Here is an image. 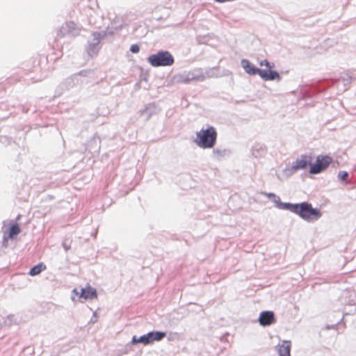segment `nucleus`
<instances>
[{
    "instance_id": "obj_1",
    "label": "nucleus",
    "mask_w": 356,
    "mask_h": 356,
    "mask_svg": "<svg viewBox=\"0 0 356 356\" xmlns=\"http://www.w3.org/2000/svg\"><path fill=\"white\" fill-rule=\"evenodd\" d=\"M218 133L216 128L208 125L207 128L202 127L196 132V138L193 142L202 149L213 148L216 144Z\"/></svg>"
},
{
    "instance_id": "obj_2",
    "label": "nucleus",
    "mask_w": 356,
    "mask_h": 356,
    "mask_svg": "<svg viewBox=\"0 0 356 356\" xmlns=\"http://www.w3.org/2000/svg\"><path fill=\"white\" fill-rule=\"evenodd\" d=\"M294 213L307 222H314L322 216L321 209L314 208L312 204L307 201L296 203Z\"/></svg>"
},
{
    "instance_id": "obj_3",
    "label": "nucleus",
    "mask_w": 356,
    "mask_h": 356,
    "mask_svg": "<svg viewBox=\"0 0 356 356\" xmlns=\"http://www.w3.org/2000/svg\"><path fill=\"white\" fill-rule=\"evenodd\" d=\"M147 61L154 67H170L175 63V58L169 51L161 49L150 54L147 58Z\"/></svg>"
},
{
    "instance_id": "obj_4",
    "label": "nucleus",
    "mask_w": 356,
    "mask_h": 356,
    "mask_svg": "<svg viewBox=\"0 0 356 356\" xmlns=\"http://www.w3.org/2000/svg\"><path fill=\"white\" fill-rule=\"evenodd\" d=\"M312 161H313L312 155L302 154L297 158L291 166H286L283 172L287 177H289L300 170H306L308 167L310 168Z\"/></svg>"
},
{
    "instance_id": "obj_5",
    "label": "nucleus",
    "mask_w": 356,
    "mask_h": 356,
    "mask_svg": "<svg viewBox=\"0 0 356 356\" xmlns=\"http://www.w3.org/2000/svg\"><path fill=\"white\" fill-rule=\"evenodd\" d=\"M332 158L329 155H318L315 161H312L309 169L310 175H318L325 171L332 163Z\"/></svg>"
},
{
    "instance_id": "obj_6",
    "label": "nucleus",
    "mask_w": 356,
    "mask_h": 356,
    "mask_svg": "<svg viewBox=\"0 0 356 356\" xmlns=\"http://www.w3.org/2000/svg\"><path fill=\"white\" fill-rule=\"evenodd\" d=\"M83 83V80L77 79V76L72 74V76L66 78L56 87L55 94L57 96H60L66 90H70L74 87Z\"/></svg>"
},
{
    "instance_id": "obj_7",
    "label": "nucleus",
    "mask_w": 356,
    "mask_h": 356,
    "mask_svg": "<svg viewBox=\"0 0 356 356\" xmlns=\"http://www.w3.org/2000/svg\"><path fill=\"white\" fill-rule=\"evenodd\" d=\"M205 77L202 73H196V71H191L177 74L174 76L173 79L177 83L188 84L191 81H203Z\"/></svg>"
},
{
    "instance_id": "obj_8",
    "label": "nucleus",
    "mask_w": 356,
    "mask_h": 356,
    "mask_svg": "<svg viewBox=\"0 0 356 356\" xmlns=\"http://www.w3.org/2000/svg\"><path fill=\"white\" fill-rule=\"evenodd\" d=\"M80 33V29L72 21L66 22L62 25V26L57 31V37L63 38L64 36L69 35L70 36H76Z\"/></svg>"
},
{
    "instance_id": "obj_9",
    "label": "nucleus",
    "mask_w": 356,
    "mask_h": 356,
    "mask_svg": "<svg viewBox=\"0 0 356 356\" xmlns=\"http://www.w3.org/2000/svg\"><path fill=\"white\" fill-rule=\"evenodd\" d=\"M122 26L116 27L115 29L109 28L108 26L105 29L100 31H93L91 35V38H89L87 43H95L101 44V41L104 40L108 35H113L115 33V31L120 29Z\"/></svg>"
},
{
    "instance_id": "obj_10",
    "label": "nucleus",
    "mask_w": 356,
    "mask_h": 356,
    "mask_svg": "<svg viewBox=\"0 0 356 356\" xmlns=\"http://www.w3.org/2000/svg\"><path fill=\"white\" fill-rule=\"evenodd\" d=\"M277 318L274 312L270 310H264L260 312L258 322L263 327H268L275 324Z\"/></svg>"
},
{
    "instance_id": "obj_11",
    "label": "nucleus",
    "mask_w": 356,
    "mask_h": 356,
    "mask_svg": "<svg viewBox=\"0 0 356 356\" xmlns=\"http://www.w3.org/2000/svg\"><path fill=\"white\" fill-rule=\"evenodd\" d=\"M21 216L18 215L16 220H10L9 222V226L6 230V232L3 234V240H5L6 238H9L12 240L15 239L17 236L21 232V228L19 225L16 222L17 220H19Z\"/></svg>"
},
{
    "instance_id": "obj_12",
    "label": "nucleus",
    "mask_w": 356,
    "mask_h": 356,
    "mask_svg": "<svg viewBox=\"0 0 356 356\" xmlns=\"http://www.w3.org/2000/svg\"><path fill=\"white\" fill-rule=\"evenodd\" d=\"M159 111V106L155 102H152L146 104L143 109L140 110L139 113L145 121H148L152 115L157 114Z\"/></svg>"
},
{
    "instance_id": "obj_13",
    "label": "nucleus",
    "mask_w": 356,
    "mask_h": 356,
    "mask_svg": "<svg viewBox=\"0 0 356 356\" xmlns=\"http://www.w3.org/2000/svg\"><path fill=\"white\" fill-rule=\"evenodd\" d=\"M98 294L97 289L87 284L85 287H82L79 293V298L87 300H94L97 298Z\"/></svg>"
},
{
    "instance_id": "obj_14",
    "label": "nucleus",
    "mask_w": 356,
    "mask_h": 356,
    "mask_svg": "<svg viewBox=\"0 0 356 356\" xmlns=\"http://www.w3.org/2000/svg\"><path fill=\"white\" fill-rule=\"evenodd\" d=\"M241 65L244 71L250 76L259 75L261 76L262 69L259 68L246 58H243L241 60Z\"/></svg>"
},
{
    "instance_id": "obj_15",
    "label": "nucleus",
    "mask_w": 356,
    "mask_h": 356,
    "mask_svg": "<svg viewBox=\"0 0 356 356\" xmlns=\"http://www.w3.org/2000/svg\"><path fill=\"white\" fill-rule=\"evenodd\" d=\"M101 139L100 137L95 134L93 136L88 140L86 145V150L91 154L99 153L101 147Z\"/></svg>"
},
{
    "instance_id": "obj_16",
    "label": "nucleus",
    "mask_w": 356,
    "mask_h": 356,
    "mask_svg": "<svg viewBox=\"0 0 356 356\" xmlns=\"http://www.w3.org/2000/svg\"><path fill=\"white\" fill-rule=\"evenodd\" d=\"M260 78L265 81H276L280 82L282 80V76L280 73L277 70L273 69H262Z\"/></svg>"
},
{
    "instance_id": "obj_17",
    "label": "nucleus",
    "mask_w": 356,
    "mask_h": 356,
    "mask_svg": "<svg viewBox=\"0 0 356 356\" xmlns=\"http://www.w3.org/2000/svg\"><path fill=\"white\" fill-rule=\"evenodd\" d=\"M353 80H355V77L351 76L350 74H342L337 79V87H340L342 85L343 88L341 90L344 92L348 89Z\"/></svg>"
},
{
    "instance_id": "obj_18",
    "label": "nucleus",
    "mask_w": 356,
    "mask_h": 356,
    "mask_svg": "<svg viewBox=\"0 0 356 356\" xmlns=\"http://www.w3.org/2000/svg\"><path fill=\"white\" fill-rule=\"evenodd\" d=\"M138 343H142L143 346H148L150 345V340H149V332L143 334L140 337H137L136 335H134L131 338V341L130 344L128 343L126 345V350L128 351V350L130 348L131 345H136Z\"/></svg>"
},
{
    "instance_id": "obj_19",
    "label": "nucleus",
    "mask_w": 356,
    "mask_h": 356,
    "mask_svg": "<svg viewBox=\"0 0 356 356\" xmlns=\"http://www.w3.org/2000/svg\"><path fill=\"white\" fill-rule=\"evenodd\" d=\"M341 301L344 305H356V293L355 291L346 290L343 292Z\"/></svg>"
},
{
    "instance_id": "obj_20",
    "label": "nucleus",
    "mask_w": 356,
    "mask_h": 356,
    "mask_svg": "<svg viewBox=\"0 0 356 356\" xmlns=\"http://www.w3.org/2000/svg\"><path fill=\"white\" fill-rule=\"evenodd\" d=\"M291 342L289 340H283L282 343L277 346L279 356H291Z\"/></svg>"
},
{
    "instance_id": "obj_21",
    "label": "nucleus",
    "mask_w": 356,
    "mask_h": 356,
    "mask_svg": "<svg viewBox=\"0 0 356 356\" xmlns=\"http://www.w3.org/2000/svg\"><path fill=\"white\" fill-rule=\"evenodd\" d=\"M101 49V44H97V42L87 43L85 47V51L87 53L88 57L94 58L98 55Z\"/></svg>"
},
{
    "instance_id": "obj_22",
    "label": "nucleus",
    "mask_w": 356,
    "mask_h": 356,
    "mask_svg": "<svg viewBox=\"0 0 356 356\" xmlns=\"http://www.w3.org/2000/svg\"><path fill=\"white\" fill-rule=\"evenodd\" d=\"M148 332H149V340H150L151 344H152L155 341H161L167 335L166 332L160 331V330H152V331H149Z\"/></svg>"
},
{
    "instance_id": "obj_23",
    "label": "nucleus",
    "mask_w": 356,
    "mask_h": 356,
    "mask_svg": "<svg viewBox=\"0 0 356 356\" xmlns=\"http://www.w3.org/2000/svg\"><path fill=\"white\" fill-rule=\"evenodd\" d=\"M252 155L258 158L264 156L266 152V147L260 143H255L251 149Z\"/></svg>"
},
{
    "instance_id": "obj_24",
    "label": "nucleus",
    "mask_w": 356,
    "mask_h": 356,
    "mask_svg": "<svg viewBox=\"0 0 356 356\" xmlns=\"http://www.w3.org/2000/svg\"><path fill=\"white\" fill-rule=\"evenodd\" d=\"M296 205V203L283 202L280 200L278 202H276L275 207L279 209L289 211L294 213Z\"/></svg>"
},
{
    "instance_id": "obj_25",
    "label": "nucleus",
    "mask_w": 356,
    "mask_h": 356,
    "mask_svg": "<svg viewBox=\"0 0 356 356\" xmlns=\"http://www.w3.org/2000/svg\"><path fill=\"white\" fill-rule=\"evenodd\" d=\"M47 268L46 265L43 262H40L36 265L32 266L28 274L31 276H36L39 275L40 273L44 271Z\"/></svg>"
},
{
    "instance_id": "obj_26",
    "label": "nucleus",
    "mask_w": 356,
    "mask_h": 356,
    "mask_svg": "<svg viewBox=\"0 0 356 356\" xmlns=\"http://www.w3.org/2000/svg\"><path fill=\"white\" fill-rule=\"evenodd\" d=\"M214 158L218 159L231 154V150L228 149L213 148L212 152Z\"/></svg>"
},
{
    "instance_id": "obj_27",
    "label": "nucleus",
    "mask_w": 356,
    "mask_h": 356,
    "mask_svg": "<svg viewBox=\"0 0 356 356\" xmlns=\"http://www.w3.org/2000/svg\"><path fill=\"white\" fill-rule=\"evenodd\" d=\"M314 91H312V90H310L309 88H304V89H302L300 91V99L306 100V99L312 98L314 97Z\"/></svg>"
},
{
    "instance_id": "obj_28",
    "label": "nucleus",
    "mask_w": 356,
    "mask_h": 356,
    "mask_svg": "<svg viewBox=\"0 0 356 356\" xmlns=\"http://www.w3.org/2000/svg\"><path fill=\"white\" fill-rule=\"evenodd\" d=\"M93 74V70L91 69H85L79 71L77 73L74 74L77 76V79H81V77L85 78L90 76Z\"/></svg>"
},
{
    "instance_id": "obj_29",
    "label": "nucleus",
    "mask_w": 356,
    "mask_h": 356,
    "mask_svg": "<svg viewBox=\"0 0 356 356\" xmlns=\"http://www.w3.org/2000/svg\"><path fill=\"white\" fill-rule=\"evenodd\" d=\"M14 142L13 139L10 137L7 136H0V143L6 147L11 145Z\"/></svg>"
},
{
    "instance_id": "obj_30",
    "label": "nucleus",
    "mask_w": 356,
    "mask_h": 356,
    "mask_svg": "<svg viewBox=\"0 0 356 356\" xmlns=\"http://www.w3.org/2000/svg\"><path fill=\"white\" fill-rule=\"evenodd\" d=\"M349 174L347 171L341 170L338 172L337 177L341 181H345L348 179Z\"/></svg>"
},
{
    "instance_id": "obj_31",
    "label": "nucleus",
    "mask_w": 356,
    "mask_h": 356,
    "mask_svg": "<svg viewBox=\"0 0 356 356\" xmlns=\"http://www.w3.org/2000/svg\"><path fill=\"white\" fill-rule=\"evenodd\" d=\"M259 65L261 66L264 65L266 67L265 70L273 69L275 67L274 63L270 62L267 59H264V60H261L260 62Z\"/></svg>"
},
{
    "instance_id": "obj_32",
    "label": "nucleus",
    "mask_w": 356,
    "mask_h": 356,
    "mask_svg": "<svg viewBox=\"0 0 356 356\" xmlns=\"http://www.w3.org/2000/svg\"><path fill=\"white\" fill-rule=\"evenodd\" d=\"M266 195L269 199L272 200L274 202L275 205L276 204V202H278L280 200V197L277 196L274 193H266Z\"/></svg>"
},
{
    "instance_id": "obj_33",
    "label": "nucleus",
    "mask_w": 356,
    "mask_h": 356,
    "mask_svg": "<svg viewBox=\"0 0 356 356\" xmlns=\"http://www.w3.org/2000/svg\"><path fill=\"white\" fill-rule=\"evenodd\" d=\"M140 49V47L138 44H132L129 48V51L133 54H138Z\"/></svg>"
},
{
    "instance_id": "obj_34",
    "label": "nucleus",
    "mask_w": 356,
    "mask_h": 356,
    "mask_svg": "<svg viewBox=\"0 0 356 356\" xmlns=\"http://www.w3.org/2000/svg\"><path fill=\"white\" fill-rule=\"evenodd\" d=\"M79 292L80 291H79L78 289H76V288H74V289H72V295L71 296V299H72V300L73 302H76V301L75 297L73 295L77 296L79 297Z\"/></svg>"
},
{
    "instance_id": "obj_35",
    "label": "nucleus",
    "mask_w": 356,
    "mask_h": 356,
    "mask_svg": "<svg viewBox=\"0 0 356 356\" xmlns=\"http://www.w3.org/2000/svg\"><path fill=\"white\" fill-rule=\"evenodd\" d=\"M31 104H25L22 106V112L27 113L31 110Z\"/></svg>"
},
{
    "instance_id": "obj_36",
    "label": "nucleus",
    "mask_w": 356,
    "mask_h": 356,
    "mask_svg": "<svg viewBox=\"0 0 356 356\" xmlns=\"http://www.w3.org/2000/svg\"><path fill=\"white\" fill-rule=\"evenodd\" d=\"M97 320H98L97 315L96 312H94L92 314V316L90 319V322L92 323H95L97 321Z\"/></svg>"
},
{
    "instance_id": "obj_37",
    "label": "nucleus",
    "mask_w": 356,
    "mask_h": 356,
    "mask_svg": "<svg viewBox=\"0 0 356 356\" xmlns=\"http://www.w3.org/2000/svg\"><path fill=\"white\" fill-rule=\"evenodd\" d=\"M198 43L204 44L206 42L205 37L199 36L197 38Z\"/></svg>"
},
{
    "instance_id": "obj_38",
    "label": "nucleus",
    "mask_w": 356,
    "mask_h": 356,
    "mask_svg": "<svg viewBox=\"0 0 356 356\" xmlns=\"http://www.w3.org/2000/svg\"><path fill=\"white\" fill-rule=\"evenodd\" d=\"M62 245L66 252L70 249V245H67L65 241L63 242Z\"/></svg>"
},
{
    "instance_id": "obj_39",
    "label": "nucleus",
    "mask_w": 356,
    "mask_h": 356,
    "mask_svg": "<svg viewBox=\"0 0 356 356\" xmlns=\"http://www.w3.org/2000/svg\"><path fill=\"white\" fill-rule=\"evenodd\" d=\"M54 198V195H47V197H46V200H53Z\"/></svg>"
},
{
    "instance_id": "obj_40",
    "label": "nucleus",
    "mask_w": 356,
    "mask_h": 356,
    "mask_svg": "<svg viewBox=\"0 0 356 356\" xmlns=\"http://www.w3.org/2000/svg\"><path fill=\"white\" fill-rule=\"evenodd\" d=\"M337 325V324H336V325H327L326 326V329L330 330V329H331V328H334V327H336Z\"/></svg>"
},
{
    "instance_id": "obj_41",
    "label": "nucleus",
    "mask_w": 356,
    "mask_h": 356,
    "mask_svg": "<svg viewBox=\"0 0 356 356\" xmlns=\"http://www.w3.org/2000/svg\"><path fill=\"white\" fill-rule=\"evenodd\" d=\"M207 74L208 76H211V77L213 76V74H210L209 72H207Z\"/></svg>"
},
{
    "instance_id": "obj_42",
    "label": "nucleus",
    "mask_w": 356,
    "mask_h": 356,
    "mask_svg": "<svg viewBox=\"0 0 356 356\" xmlns=\"http://www.w3.org/2000/svg\"><path fill=\"white\" fill-rule=\"evenodd\" d=\"M356 312V309L355 308L353 311H350V313L355 314Z\"/></svg>"
}]
</instances>
